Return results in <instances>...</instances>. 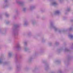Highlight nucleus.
Masks as SVG:
<instances>
[{
	"mask_svg": "<svg viewBox=\"0 0 73 73\" xmlns=\"http://www.w3.org/2000/svg\"><path fill=\"white\" fill-rule=\"evenodd\" d=\"M5 7H7V5H8V0H5Z\"/></svg>",
	"mask_w": 73,
	"mask_h": 73,
	"instance_id": "f257e3e1",
	"label": "nucleus"
},
{
	"mask_svg": "<svg viewBox=\"0 0 73 73\" xmlns=\"http://www.w3.org/2000/svg\"><path fill=\"white\" fill-rule=\"evenodd\" d=\"M71 37L72 38L73 37V36H71Z\"/></svg>",
	"mask_w": 73,
	"mask_h": 73,
	"instance_id": "f8f14e48",
	"label": "nucleus"
},
{
	"mask_svg": "<svg viewBox=\"0 0 73 73\" xmlns=\"http://www.w3.org/2000/svg\"><path fill=\"white\" fill-rule=\"evenodd\" d=\"M0 62H1V61H0Z\"/></svg>",
	"mask_w": 73,
	"mask_h": 73,
	"instance_id": "2eb2a0df",
	"label": "nucleus"
},
{
	"mask_svg": "<svg viewBox=\"0 0 73 73\" xmlns=\"http://www.w3.org/2000/svg\"><path fill=\"white\" fill-rule=\"evenodd\" d=\"M71 21H73V20L72 19L71 20Z\"/></svg>",
	"mask_w": 73,
	"mask_h": 73,
	"instance_id": "ddd939ff",
	"label": "nucleus"
},
{
	"mask_svg": "<svg viewBox=\"0 0 73 73\" xmlns=\"http://www.w3.org/2000/svg\"><path fill=\"white\" fill-rule=\"evenodd\" d=\"M51 5H53L54 6H56L57 5V4L55 1H53L51 3Z\"/></svg>",
	"mask_w": 73,
	"mask_h": 73,
	"instance_id": "7ed1b4c3",
	"label": "nucleus"
},
{
	"mask_svg": "<svg viewBox=\"0 0 73 73\" xmlns=\"http://www.w3.org/2000/svg\"><path fill=\"white\" fill-rule=\"evenodd\" d=\"M14 28H19V25H14Z\"/></svg>",
	"mask_w": 73,
	"mask_h": 73,
	"instance_id": "39448f33",
	"label": "nucleus"
},
{
	"mask_svg": "<svg viewBox=\"0 0 73 73\" xmlns=\"http://www.w3.org/2000/svg\"><path fill=\"white\" fill-rule=\"evenodd\" d=\"M26 10V8H24L23 9V11H25Z\"/></svg>",
	"mask_w": 73,
	"mask_h": 73,
	"instance_id": "9b49d317",
	"label": "nucleus"
},
{
	"mask_svg": "<svg viewBox=\"0 0 73 73\" xmlns=\"http://www.w3.org/2000/svg\"><path fill=\"white\" fill-rule=\"evenodd\" d=\"M27 25V22L26 21L25 22L24 25Z\"/></svg>",
	"mask_w": 73,
	"mask_h": 73,
	"instance_id": "9d476101",
	"label": "nucleus"
},
{
	"mask_svg": "<svg viewBox=\"0 0 73 73\" xmlns=\"http://www.w3.org/2000/svg\"><path fill=\"white\" fill-rule=\"evenodd\" d=\"M6 24H8V23H6Z\"/></svg>",
	"mask_w": 73,
	"mask_h": 73,
	"instance_id": "4468645a",
	"label": "nucleus"
},
{
	"mask_svg": "<svg viewBox=\"0 0 73 73\" xmlns=\"http://www.w3.org/2000/svg\"><path fill=\"white\" fill-rule=\"evenodd\" d=\"M5 16H6V17H8V16H9V15L7 13H6L5 14Z\"/></svg>",
	"mask_w": 73,
	"mask_h": 73,
	"instance_id": "0eeeda50",
	"label": "nucleus"
},
{
	"mask_svg": "<svg viewBox=\"0 0 73 73\" xmlns=\"http://www.w3.org/2000/svg\"><path fill=\"white\" fill-rule=\"evenodd\" d=\"M50 24L51 26V27H53V28H55V27L53 26V23L51 22L50 23Z\"/></svg>",
	"mask_w": 73,
	"mask_h": 73,
	"instance_id": "423d86ee",
	"label": "nucleus"
},
{
	"mask_svg": "<svg viewBox=\"0 0 73 73\" xmlns=\"http://www.w3.org/2000/svg\"><path fill=\"white\" fill-rule=\"evenodd\" d=\"M70 8H68L67 10V11H70Z\"/></svg>",
	"mask_w": 73,
	"mask_h": 73,
	"instance_id": "6e6552de",
	"label": "nucleus"
},
{
	"mask_svg": "<svg viewBox=\"0 0 73 73\" xmlns=\"http://www.w3.org/2000/svg\"><path fill=\"white\" fill-rule=\"evenodd\" d=\"M17 3L18 4H20V5H24V3L22 1H18L17 2Z\"/></svg>",
	"mask_w": 73,
	"mask_h": 73,
	"instance_id": "f03ea898",
	"label": "nucleus"
},
{
	"mask_svg": "<svg viewBox=\"0 0 73 73\" xmlns=\"http://www.w3.org/2000/svg\"><path fill=\"white\" fill-rule=\"evenodd\" d=\"M33 8H34V7H30V9H33Z\"/></svg>",
	"mask_w": 73,
	"mask_h": 73,
	"instance_id": "1a4fd4ad",
	"label": "nucleus"
},
{
	"mask_svg": "<svg viewBox=\"0 0 73 73\" xmlns=\"http://www.w3.org/2000/svg\"><path fill=\"white\" fill-rule=\"evenodd\" d=\"M60 13V12L59 11H57L55 13V15H59Z\"/></svg>",
	"mask_w": 73,
	"mask_h": 73,
	"instance_id": "20e7f679",
	"label": "nucleus"
}]
</instances>
